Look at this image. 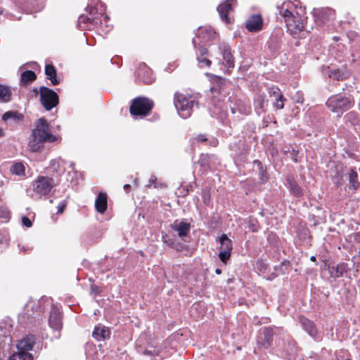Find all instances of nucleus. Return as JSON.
I'll use <instances>...</instances> for the list:
<instances>
[{
    "label": "nucleus",
    "mask_w": 360,
    "mask_h": 360,
    "mask_svg": "<svg viewBox=\"0 0 360 360\" xmlns=\"http://www.w3.org/2000/svg\"><path fill=\"white\" fill-rule=\"evenodd\" d=\"M278 14L284 19L288 31L292 35H297L304 28L305 17L297 11L295 4L290 1L283 2L277 6Z\"/></svg>",
    "instance_id": "obj_1"
},
{
    "label": "nucleus",
    "mask_w": 360,
    "mask_h": 360,
    "mask_svg": "<svg viewBox=\"0 0 360 360\" xmlns=\"http://www.w3.org/2000/svg\"><path fill=\"white\" fill-rule=\"evenodd\" d=\"M105 11L103 3L99 0H91L88 6L90 15H81L78 19V25L82 30H91L94 25H98V16L103 15Z\"/></svg>",
    "instance_id": "obj_2"
},
{
    "label": "nucleus",
    "mask_w": 360,
    "mask_h": 360,
    "mask_svg": "<svg viewBox=\"0 0 360 360\" xmlns=\"http://www.w3.org/2000/svg\"><path fill=\"white\" fill-rule=\"evenodd\" d=\"M174 105L179 115L184 119L191 115L194 107L198 106L195 96L177 93L174 95Z\"/></svg>",
    "instance_id": "obj_3"
},
{
    "label": "nucleus",
    "mask_w": 360,
    "mask_h": 360,
    "mask_svg": "<svg viewBox=\"0 0 360 360\" xmlns=\"http://www.w3.org/2000/svg\"><path fill=\"white\" fill-rule=\"evenodd\" d=\"M56 185L53 178L40 176L32 183V188L34 195L41 198L47 195Z\"/></svg>",
    "instance_id": "obj_4"
},
{
    "label": "nucleus",
    "mask_w": 360,
    "mask_h": 360,
    "mask_svg": "<svg viewBox=\"0 0 360 360\" xmlns=\"http://www.w3.org/2000/svg\"><path fill=\"white\" fill-rule=\"evenodd\" d=\"M326 105L332 112L337 113L340 116L352 107V102L348 97L335 95L328 99Z\"/></svg>",
    "instance_id": "obj_5"
},
{
    "label": "nucleus",
    "mask_w": 360,
    "mask_h": 360,
    "mask_svg": "<svg viewBox=\"0 0 360 360\" xmlns=\"http://www.w3.org/2000/svg\"><path fill=\"white\" fill-rule=\"evenodd\" d=\"M32 134L45 142L53 143L57 138L50 130L49 125L44 118H40L36 123Z\"/></svg>",
    "instance_id": "obj_6"
},
{
    "label": "nucleus",
    "mask_w": 360,
    "mask_h": 360,
    "mask_svg": "<svg viewBox=\"0 0 360 360\" xmlns=\"http://www.w3.org/2000/svg\"><path fill=\"white\" fill-rule=\"evenodd\" d=\"M153 107L151 100L145 97L136 98L130 106V112L134 116L147 115Z\"/></svg>",
    "instance_id": "obj_7"
},
{
    "label": "nucleus",
    "mask_w": 360,
    "mask_h": 360,
    "mask_svg": "<svg viewBox=\"0 0 360 360\" xmlns=\"http://www.w3.org/2000/svg\"><path fill=\"white\" fill-rule=\"evenodd\" d=\"M11 331L12 324L9 320L0 321V352L3 354L8 352L11 348Z\"/></svg>",
    "instance_id": "obj_8"
},
{
    "label": "nucleus",
    "mask_w": 360,
    "mask_h": 360,
    "mask_svg": "<svg viewBox=\"0 0 360 360\" xmlns=\"http://www.w3.org/2000/svg\"><path fill=\"white\" fill-rule=\"evenodd\" d=\"M40 101L46 110H51L58 103V96L53 90L41 86L39 89Z\"/></svg>",
    "instance_id": "obj_9"
},
{
    "label": "nucleus",
    "mask_w": 360,
    "mask_h": 360,
    "mask_svg": "<svg viewBox=\"0 0 360 360\" xmlns=\"http://www.w3.org/2000/svg\"><path fill=\"white\" fill-rule=\"evenodd\" d=\"M219 242L221 245L219 257L222 262L226 263L231 257L232 242L226 234H223L219 238Z\"/></svg>",
    "instance_id": "obj_10"
},
{
    "label": "nucleus",
    "mask_w": 360,
    "mask_h": 360,
    "mask_svg": "<svg viewBox=\"0 0 360 360\" xmlns=\"http://www.w3.org/2000/svg\"><path fill=\"white\" fill-rule=\"evenodd\" d=\"M323 74L328 77L339 80H343L349 76L347 68L342 65L341 68L326 67L323 68Z\"/></svg>",
    "instance_id": "obj_11"
},
{
    "label": "nucleus",
    "mask_w": 360,
    "mask_h": 360,
    "mask_svg": "<svg viewBox=\"0 0 360 360\" xmlns=\"http://www.w3.org/2000/svg\"><path fill=\"white\" fill-rule=\"evenodd\" d=\"M49 324L55 330L59 331L63 327L60 309L57 305L52 304L51 306Z\"/></svg>",
    "instance_id": "obj_12"
},
{
    "label": "nucleus",
    "mask_w": 360,
    "mask_h": 360,
    "mask_svg": "<svg viewBox=\"0 0 360 360\" xmlns=\"http://www.w3.org/2000/svg\"><path fill=\"white\" fill-rule=\"evenodd\" d=\"M273 340V330L269 327H264L259 330L257 335V343L267 348Z\"/></svg>",
    "instance_id": "obj_13"
},
{
    "label": "nucleus",
    "mask_w": 360,
    "mask_h": 360,
    "mask_svg": "<svg viewBox=\"0 0 360 360\" xmlns=\"http://www.w3.org/2000/svg\"><path fill=\"white\" fill-rule=\"evenodd\" d=\"M235 1L233 0L225 1L217 7V11L221 19L226 23L231 22V18L229 17V15L233 11V6L232 4Z\"/></svg>",
    "instance_id": "obj_14"
},
{
    "label": "nucleus",
    "mask_w": 360,
    "mask_h": 360,
    "mask_svg": "<svg viewBox=\"0 0 360 360\" xmlns=\"http://www.w3.org/2000/svg\"><path fill=\"white\" fill-rule=\"evenodd\" d=\"M196 35L200 39V42L205 43L213 40L216 33L211 27L205 26L199 27Z\"/></svg>",
    "instance_id": "obj_15"
},
{
    "label": "nucleus",
    "mask_w": 360,
    "mask_h": 360,
    "mask_svg": "<svg viewBox=\"0 0 360 360\" xmlns=\"http://www.w3.org/2000/svg\"><path fill=\"white\" fill-rule=\"evenodd\" d=\"M263 20L260 15H252L246 22V27L250 32H257L262 27Z\"/></svg>",
    "instance_id": "obj_16"
},
{
    "label": "nucleus",
    "mask_w": 360,
    "mask_h": 360,
    "mask_svg": "<svg viewBox=\"0 0 360 360\" xmlns=\"http://www.w3.org/2000/svg\"><path fill=\"white\" fill-rule=\"evenodd\" d=\"M207 56V49L203 46H200L197 52V61L200 68H207L210 66L212 62Z\"/></svg>",
    "instance_id": "obj_17"
},
{
    "label": "nucleus",
    "mask_w": 360,
    "mask_h": 360,
    "mask_svg": "<svg viewBox=\"0 0 360 360\" xmlns=\"http://www.w3.org/2000/svg\"><path fill=\"white\" fill-rule=\"evenodd\" d=\"M219 49L221 50L224 65L227 68H233L234 66V58L230 46L228 44H222Z\"/></svg>",
    "instance_id": "obj_18"
},
{
    "label": "nucleus",
    "mask_w": 360,
    "mask_h": 360,
    "mask_svg": "<svg viewBox=\"0 0 360 360\" xmlns=\"http://www.w3.org/2000/svg\"><path fill=\"white\" fill-rule=\"evenodd\" d=\"M327 266V269L330 276L333 278H338L342 276L344 273L346 272L347 269V264L345 263H340L337 265H327L326 264V266Z\"/></svg>",
    "instance_id": "obj_19"
},
{
    "label": "nucleus",
    "mask_w": 360,
    "mask_h": 360,
    "mask_svg": "<svg viewBox=\"0 0 360 360\" xmlns=\"http://www.w3.org/2000/svg\"><path fill=\"white\" fill-rule=\"evenodd\" d=\"M172 229L178 233L180 238L186 236L190 231L191 224L185 221H176L171 225Z\"/></svg>",
    "instance_id": "obj_20"
},
{
    "label": "nucleus",
    "mask_w": 360,
    "mask_h": 360,
    "mask_svg": "<svg viewBox=\"0 0 360 360\" xmlns=\"http://www.w3.org/2000/svg\"><path fill=\"white\" fill-rule=\"evenodd\" d=\"M107 194L103 192L99 193L95 201V208L96 211L101 214H103L107 210Z\"/></svg>",
    "instance_id": "obj_21"
},
{
    "label": "nucleus",
    "mask_w": 360,
    "mask_h": 360,
    "mask_svg": "<svg viewBox=\"0 0 360 360\" xmlns=\"http://www.w3.org/2000/svg\"><path fill=\"white\" fill-rule=\"evenodd\" d=\"M36 338L33 335H29L22 338L17 344L18 349H24L25 351H30L32 349L33 346L35 343Z\"/></svg>",
    "instance_id": "obj_22"
},
{
    "label": "nucleus",
    "mask_w": 360,
    "mask_h": 360,
    "mask_svg": "<svg viewBox=\"0 0 360 360\" xmlns=\"http://www.w3.org/2000/svg\"><path fill=\"white\" fill-rule=\"evenodd\" d=\"M270 97H274V105L278 109H282L284 106V98L278 88H272L269 91Z\"/></svg>",
    "instance_id": "obj_23"
},
{
    "label": "nucleus",
    "mask_w": 360,
    "mask_h": 360,
    "mask_svg": "<svg viewBox=\"0 0 360 360\" xmlns=\"http://www.w3.org/2000/svg\"><path fill=\"white\" fill-rule=\"evenodd\" d=\"M110 333L108 328L98 326L95 327L92 333V336L98 341H101L108 338L110 337Z\"/></svg>",
    "instance_id": "obj_24"
},
{
    "label": "nucleus",
    "mask_w": 360,
    "mask_h": 360,
    "mask_svg": "<svg viewBox=\"0 0 360 360\" xmlns=\"http://www.w3.org/2000/svg\"><path fill=\"white\" fill-rule=\"evenodd\" d=\"M44 143H45V141L42 139H37L32 134L27 145V148L32 153L39 152L44 148Z\"/></svg>",
    "instance_id": "obj_25"
},
{
    "label": "nucleus",
    "mask_w": 360,
    "mask_h": 360,
    "mask_svg": "<svg viewBox=\"0 0 360 360\" xmlns=\"http://www.w3.org/2000/svg\"><path fill=\"white\" fill-rule=\"evenodd\" d=\"M300 322L303 328L313 338H316L317 335V330L313 322L309 321L305 317H300Z\"/></svg>",
    "instance_id": "obj_26"
},
{
    "label": "nucleus",
    "mask_w": 360,
    "mask_h": 360,
    "mask_svg": "<svg viewBox=\"0 0 360 360\" xmlns=\"http://www.w3.org/2000/svg\"><path fill=\"white\" fill-rule=\"evenodd\" d=\"M9 360H34V358L27 351L18 349V352L11 356Z\"/></svg>",
    "instance_id": "obj_27"
},
{
    "label": "nucleus",
    "mask_w": 360,
    "mask_h": 360,
    "mask_svg": "<svg viewBox=\"0 0 360 360\" xmlns=\"http://www.w3.org/2000/svg\"><path fill=\"white\" fill-rule=\"evenodd\" d=\"M45 74L49 79L51 80L52 84L56 85L59 84V81L56 77V71L52 65H46L45 67Z\"/></svg>",
    "instance_id": "obj_28"
},
{
    "label": "nucleus",
    "mask_w": 360,
    "mask_h": 360,
    "mask_svg": "<svg viewBox=\"0 0 360 360\" xmlns=\"http://www.w3.org/2000/svg\"><path fill=\"white\" fill-rule=\"evenodd\" d=\"M255 105L257 113L260 114L266 110L267 101L265 100L262 95H259L255 101Z\"/></svg>",
    "instance_id": "obj_29"
},
{
    "label": "nucleus",
    "mask_w": 360,
    "mask_h": 360,
    "mask_svg": "<svg viewBox=\"0 0 360 360\" xmlns=\"http://www.w3.org/2000/svg\"><path fill=\"white\" fill-rule=\"evenodd\" d=\"M37 76L35 73L31 70H27L21 74L20 82L26 85L27 84L35 80Z\"/></svg>",
    "instance_id": "obj_30"
},
{
    "label": "nucleus",
    "mask_w": 360,
    "mask_h": 360,
    "mask_svg": "<svg viewBox=\"0 0 360 360\" xmlns=\"http://www.w3.org/2000/svg\"><path fill=\"white\" fill-rule=\"evenodd\" d=\"M11 90L9 87L0 85V101L8 102L11 100Z\"/></svg>",
    "instance_id": "obj_31"
},
{
    "label": "nucleus",
    "mask_w": 360,
    "mask_h": 360,
    "mask_svg": "<svg viewBox=\"0 0 360 360\" xmlns=\"http://www.w3.org/2000/svg\"><path fill=\"white\" fill-rule=\"evenodd\" d=\"M25 166L22 162H15L11 167L10 171L13 174L23 176L25 175Z\"/></svg>",
    "instance_id": "obj_32"
},
{
    "label": "nucleus",
    "mask_w": 360,
    "mask_h": 360,
    "mask_svg": "<svg viewBox=\"0 0 360 360\" xmlns=\"http://www.w3.org/2000/svg\"><path fill=\"white\" fill-rule=\"evenodd\" d=\"M98 24H100V26L104 32L107 33L110 30L111 27L108 24V17L105 15V13L103 15L98 16Z\"/></svg>",
    "instance_id": "obj_33"
},
{
    "label": "nucleus",
    "mask_w": 360,
    "mask_h": 360,
    "mask_svg": "<svg viewBox=\"0 0 360 360\" xmlns=\"http://www.w3.org/2000/svg\"><path fill=\"white\" fill-rule=\"evenodd\" d=\"M142 73L147 75L146 77H143L142 80L146 84H150L154 81V77H153L151 70L148 68H144L143 69H140L139 71V75L140 76Z\"/></svg>",
    "instance_id": "obj_34"
},
{
    "label": "nucleus",
    "mask_w": 360,
    "mask_h": 360,
    "mask_svg": "<svg viewBox=\"0 0 360 360\" xmlns=\"http://www.w3.org/2000/svg\"><path fill=\"white\" fill-rule=\"evenodd\" d=\"M287 181L291 192L295 195H300L302 194V191L297 184L290 177H288Z\"/></svg>",
    "instance_id": "obj_35"
},
{
    "label": "nucleus",
    "mask_w": 360,
    "mask_h": 360,
    "mask_svg": "<svg viewBox=\"0 0 360 360\" xmlns=\"http://www.w3.org/2000/svg\"><path fill=\"white\" fill-rule=\"evenodd\" d=\"M349 181L350 186L353 188H356L359 185L357 181V174L353 169H351L349 172Z\"/></svg>",
    "instance_id": "obj_36"
},
{
    "label": "nucleus",
    "mask_w": 360,
    "mask_h": 360,
    "mask_svg": "<svg viewBox=\"0 0 360 360\" xmlns=\"http://www.w3.org/2000/svg\"><path fill=\"white\" fill-rule=\"evenodd\" d=\"M347 120L352 123V124L355 125L358 123V117L355 112H351L347 115Z\"/></svg>",
    "instance_id": "obj_37"
},
{
    "label": "nucleus",
    "mask_w": 360,
    "mask_h": 360,
    "mask_svg": "<svg viewBox=\"0 0 360 360\" xmlns=\"http://www.w3.org/2000/svg\"><path fill=\"white\" fill-rule=\"evenodd\" d=\"M200 307V304H194L192 305L190 309V314L192 316H193L195 319H198L200 318V315H196L195 314V311H198V308Z\"/></svg>",
    "instance_id": "obj_38"
},
{
    "label": "nucleus",
    "mask_w": 360,
    "mask_h": 360,
    "mask_svg": "<svg viewBox=\"0 0 360 360\" xmlns=\"http://www.w3.org/2000/svg\"><path fill=\"white\" fill-rule=\"evenodd\" d=\"M162 240L168 246L174 248L173 241L171 239L168 238V236L167 235L162 236Z\"/></svg>",
    "instance_id": "obj_39"
},
{
    "label": "nucleus",
    "mask_w": 360,
    "mask_h": 360,
    "mask_svg": "<svg viewBox=\"0 0 360 360\" xmlns=\"http://www.w3.org/2000/svg\"><path fill=\"white\" fill-rule=\"evenodd\" d=\"M22 223L26 227H31L32 225V221L26 217L22 218Z\"/></svg>",
    "instance_id": "obj_40"
},
{
    "label": "nucleus",
    "mask_w": 360,
    "mask_h": 360,
    "mask_svg": "<svg viewBox=\"0 0 360 360\" xmlns=\"http://www.w3.org/2000/svg\"><path fill=\"white\" fill-rule=\"evenodd\" d=\"M156 181H157V178H156V176H155L152 175V176H150V178L149 179V180H148V186H153L154 187H156V186H156V184H155Z\"/></svg>",
    "instance_id": "obj_41"
},
{
    "label": "nucleus",
    "mask_w": 360,
    "mask_h": 360,
    "mask_svg": "<svg viewBox=\"0 0 360 360\" xmlns=\"http://www.w3.org/2000/svg\"><path fill=\"white\" fill-rule=\"evenodd\" d=\"M66 206V204L65 202H61L58 205V211H57V213L58 214H61L64 211V209Z\"/></svg>",
    "instance_id": "obj_42"
},
{
    "label": "nucleus",
    "mask_w": 360,
    "mask_h": 360,
    "mask_svg": "<svg viewBox=\"0 0 360 360\" xmlns=\"http://www.w3.org/2000/svg\"><path fill=\"white\" fill-rule=\"evenodd\" d=\"M14 116V113L12 112H6L3 115L2 119L4 120H7L9 118H11Z\"/></svg>",
    "instance_id": "obj_43"
},
{
    "label": "nucleus",
    "mask_w": 360,
    "mask_h": 360,
    "mask_svg": "<svg viewBox=\"0 0 360 360\" xmlns=\"http://www.w3.org/2000/svg\"><path fill=\"white\" fill-rule=\"evenodd\" d=\"M196 140L199 142H201V141H205L207 140V139L206 138V136L203 134H200L198 135L197 137H196Z\"/></svg>",
    "instance_id": "obj_44"
},
{
    "label": "nucleus",
    "mask_w": 360,
    "mask_h": 360,
    "mask_svg": "<svg viewBox=\"0 0 360 360\" xmlns=\"http://www.w3.org/2000/svg\"><path fill=\"white\" fill-rule=\"evenodd\" d=\"M337 360H352L349 358L343 359L340 357L338 354L337 355Z\"/></svg>",
    "instance_id": "obj_45"
},
{
    "label": "nucleus",
    "mask_w": 360,
    "mask_h": 360,
    "mask_svg": "<svg viewBox=\"0 0 360 360\" xmlns=\"http://www.w3.org/2000/svg\"><path fill=\"white\" fill-rule=\"evenodd\" d=\"M144 353H145L146 354H148V355H152V354H153V352H150V351H148V350H146V351L144 352Z\"/></svg>",
    "instance_id": "obj_46"
},
{
    "label": "nucleus",
    "mask_w": 360,
    "mask_h": 360,
    "mask_svg": "<svg viewBox=\"0 0 360 360\" xmlns=\"http://www.w3.org/2000/svg\"><path fill=\"white\" fill-rule=\"evenodd\" d=\"M20 250H22L24 252H28L30 250L29 248L25 249L23 247H22V248H20Z\"/></svg>",
    "instance_id": "obj_47"
},
{
    "label": "nucleus",
    "mask_w": 360,
    "mask_h": 360,
    "mask_svg": "<svg viewBox=\"0 0 360 360\" xmlns=\"http://www.w3.org/2000/svg\"><path fill=\"white\" fill-rule=\"evenodd\" d=\"M129 187H130L129 184H126V185L124 186V190H127Z\"/></svg>",
    "instance_id": "obj_48"
},
{
    "label": "nucleus",
    "mask_w": 360,
    "mask_h": 360,
    "mask_svg": "<svg viewBox=\"0 0 360 360\" xmlns=\"http://www.w3.org/2000/svg\"><path fill=\"white\" fill-rule=\"evenodd\" d=\"M310 260L312 261V262H316V257L315 256H311L310 257Z\"/></svg>",
    "instance_id": "obj_49"
},
{
    "label": "nucleus",
    "mask_w": 360,
    "mask_h": 360,
    "mask_svg": "<svg viewBox=\"0 0 360 360\" xmlns=\"http://www.w3.org/2000/svg\"><path fill=\"white\" fill-rule=\"evenodd\" d=\"M215 272H216L217 274H220L221 273V271L220 269H217Z\"/></svg>",
    "instance_id": "obj_50"
},
{
    "label": "nucleus",
    "mask_w": 360,
    "mask_h": 360,
    "mask_svg": "<svg viewBox=\"0 0 360 360\" xmlns=\"http://www.w3.org/2000/svg\"><path fill=\"white\" fill-rule=\"evenodd\" d=\"M231 110L232 113H236V110L234 108L231 107Z\"/></svg>",
    "instance_id": "obj_51"
},
{
    "label": "nucleus",
    "mask_w": 360,
    "mask_h": 360,
    "mask_svg": "<svg viewBox=\"0 0 360 360\" xmlns=\"http://www.w3.org/2000/svg\"><path fill=\"white\" fill-rule=\"evenodd\" d=\"M193 44L194 45V46H196L197 42H196V41L194 39H193Z\"/></svg>",
    "instance_id": "obj_52"
},
{
    "label": "nucleus",
    "mask_w": 360,
    "mask_h": 360,
    "mask_svg": "<svg viewBox=\"0 0 360 360\" xmlns=\"http://www.w3.org/2000/svg\"><path fill=\"white\" fill-rule=\"evenodd\" d=\"M3 134H4V131L1 129H0V136H1L3 135Z\"/></svg>",
    "instance_id": "obj_53"
},
{
    "label": "nucleus",
    "mask_w": 360,
    "mask_h": 360,
    "mask_svg": "<svg viewBox=\"0 0 360 360\" xmlns=\"http://www.w3.org/2000/svg\"><path fill=\"white\" fill-rule=\"evenodd\" d=\"M217 141L216 140H213V141H212V143H213L214 145H216V144H217Z\"/></svg>",
    "instance_id": "obj_54"
},
{
    "label": "nucleus",
    "mask_w": 360,
    "mask_h": 360,
    "mask_svg": "<svg viewBox=\"0 0 360 360\" xmlns=\"http://www.w3.org/2000/svg\"><path fill=\"white\" fill-rule=\"evenodd\" d=\"M325 12H326V13H332V11H331L330 10L325 11Z\"/></svg>",
    "instance_id": "obj_55"
},
{
    "label": "nucleus",
    "mask_w": 360,
    "mask_h": 360,
    "mask_svg": "<svg viewBox=\"0 0 360 360\" xmlns=\"http://www.w3.org/2000/svg\"><path fill=\"white\" fill-rule=\"evenodd\" d=\"M359 257H354V260H356L358 259Z\"/></svg>",
    "instance_id": "obj_56"
},
{
    "label": "nucleus",
    "mask_w": 360,
    "mask_h": 360,
    "mask_svg": "<svg viewBox=\"0 0 360 360\" xmlns=\"http://www.w3.org/2000/svg\"><path fill=\"white\" fill-rule=\"evenodd\" d=\"M334 39L337 41V40H338V38H337L336 37H334Z\"/></svg>",
    "instance_id": "obj_57"
}]
</instances>
